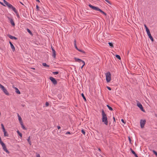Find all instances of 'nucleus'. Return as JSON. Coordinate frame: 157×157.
Segmentation results:
<instances>
[{"instance_id":"nucleus-1","label":"nucleus","mask_w":157,"mask_h":157,"mask_svg":"<svg viewBox=\"0 0 157 157\" xmlns=\"http://www.w3.org/2000/svg\"><path fill=\"white\" fill-rule=\"evenodd\" d=\"M101 112L102 116V122H104L106 125H107L108 124V121L107 120V115L105 113L103 109H102Z\"/></svg>"},{"instance_id":"nucleus-2","label":"nucleus","mask_w":157,"mask_h":157,"mask_svg":"<svg viewBox=\"0 0 157 157\" xmlns=\"http://www.w3.org/2000/svg\"><path fill=\"white\" fill-rule=\"evenodd\" d=\"M106 80L107 82H109L111 80V74L109 72H107L105 74Z\"/></svg>"},{"instance_id":"nucleus-3","label":"nucleus","mask_w":157,"mask_h":157,"mask_svg":"<svg viewBox=\"0 0 157 157\" xmlns=\"http://www.w3.org/2000/svg\"><path fill=\"white\" fill-rule=\"evenodd\" d=\"M0 88L3 91V92L7 95H9V94L5 87L0 83Z\"/></svg>"},{"instance_id":"nucleus-4","label":"nucleus","mask_w":157,"mask_h":157,"mask_svg":"<svg viewBox=\"0 0 157 157\" xmlns=\"http://www.w3.org/2000/svg\"><path fill=\"white\" fill-rule=\"evenodd\" d=\"M49 79L52 82V83L54 85H56L57 84V82L56 79L52 77H50L49 78Z\"/></svg>"},{"instance_id":"nucleus-5","label":"nucleus","mask_w":157,"mask_h":157,"mask_svg":"<svg viewBox=\"0 0 157 157\" xmlns=\"http://www.w3.org/2000/svg\"><path fill=\"white\" fill-rule=\"evenodd\" d=\"M146 122V121L145 120H141L140 121V125L141 128H143L144 127V125Z\"/></svg>"},{"instance_id":"nucleus-6","label":"nucleus","mask_w":157,"mask_h":157,"mask_svg":"<svg viewBox=\"0 0 157 157\" xmlns=\"http://www.w3.org/2000/svg\"><path fill=\"white\" fill-rule=\"evenodd\" d=\"M88 6L90 8H92V9L96 11H98L99 9L98 7L93 6L90 4H89Z\"/></svg>"},{"instance_id":"nucleus-7","label":"nucleus","mask_w":157,"mask_h":157,"mask_svg":"<svg viewBox=\"0 0 157 157\" xmlns=\"http://www.w3.org/2000/svg\"><path fill=\"white\" fill-rule=\"evenodd\" d=\"M74 59H75V62H77L79 63L80 62H82L83 64H84V62H85L82 60L79 59L78 58H77L76 57L74 58Z\"/></svg>"},{"instance_id":"nucleus-8","label":"nucleus","mask_w":157,"mask_h":157,"mask_svg":"<svg viewBox=\"0 0 157 157\" xmlns=\"http://www.w3.org/2000/svg\"><path fill=\"white\" fill-rule=\"evenodd\" d=\"M9 43L10 44L11 47L12 49V51L14 52L15 51V48L13 46V44H12V43L10 41H9Z\"/></svg>"},{"instance_id":"nucleus-9","label":"nucleus","mask_w":157,"mask_h":157,"mask_svg":"<svg viewBox=\"0 0 157 157\" xmlns=\"http://www.w3.org/2000/svg\"><path fill=\"white\" fill-rule=\"evenodd\" d=\"M137 105L141 109V110L142 111H144V110L143 109V106L140 103H137Z\"/></svg>"},{"instance_id":"nucleus-10","label":"nucleus","mask_w":157,"mask_h":157,"mask_svg":"<svg viewBox=\"0 0 157 157\" xmlns=\"http://www.w3.org/2000/svg\"><path fill=\"white\" fill-rule=\"evenodd\" d=\"M52 53H53L52 56L54 58H56V52L55 51V49H52Z\"/></svg>"},{"instance_id":"nucleus-11","label":"nucleus","mask_w":157,"mask_h":157,"mask_svg":"<svg viewBox=\"0 0 157 157\" xmlns=\"http://www.w3.org/2000/svg\"><path fill=\"white\" fill-rule=\"evenodd\" d=\"M8 36L10 39H14L15 40H17V37L13 36H11V35H9V34L8 35Z\"/></svg>"},{"instance_id":"nucleus-12","label":"nucleus","mask_w":157,"mask_h":157,"mask_svg":"<svg viewBox=\"0 0 157 157\" xmlns=\"http://www.w3.org/2000/svg\"><path fill=\"white\" fill-rule=\"evenodd\" d=\"M2 148H3V150L5 151H6L7 153L8 154L10 152L7 149L6 146L5 147H2Z\"/></svg>"},{"instance_id":"nucleus-13","label":"nucleus","mask_w":157,"mask_h":157,"mask_svg":"<svg viewBox=\"0 0 157 157\" xmlns=\"http://www.w3.org/2000/svg\"><path fill=\"white\" fill-rule=\"evenodd\" d=\"M130 150L132 152V153L135 155V157H138L137 155L133 150L131 148H130Z\"/></svg>"},{"instance_id":"nucleus-14","label":"nucleus","mask_w":157,"mask_h":157,"mask_svg":"<svg viewBox=\"0 0 157 157\" xmlns=\"http://www.w3.org/2000/svg\"><path fill=\"white\" fill-rule=\"evenodd\" d=\"M10 21L11 24L12 25V26H14L15 25V23L13 21V19L12 18L10 19Z\"/></svg>"},{"instance_id":"nucleus-15","label":"nucleus","mask_w":157,"mask_h":157,"mask_svg":"<svg viewBox=\"0 0 157 157\" xmlns=\"http://www.w3.org/2000/svg\"><path fill=\"white\" fill-rule=\"evenodd\" d=\"M98 11H100V12L103 13L105 16H106L107 15L106 13L104 11H103L102 10L100 9L99 8Z\"/></svg>"},{"instance_id":"nucleus-16","label":"nucleus","mask_w":157,"mask_h":157,"mask_svg":"<svg viewBox=\"0 0 157 157\" xmlns=\"http://www.w3.org/2000/svg\"><path fill=\"white\" fill-rule=\"evenodd\" d=\"M98 11H100V12L103 13L105 16H106L107 15L106 13L104 11H103L102 10L100 9L99 8Z\"/></svg>"},{"instance_id":"nucleus-17","label":"nucleus","mask_w":157,"mask_h":157,"mask_svg":"<svg viewBox=\"0 0 157 157\" xmlns=\"http://www.w3.org/2000/svg\"><path fill=\"white\" fill-rule=\"evenodd\" d=\"M98 11H100V12L103 13L105 16H106L107 15L106 13L104 11H103L102 10L100 9L99 8Z\"/></svg>"},{"instance_id":"nucleus-18","label":"nucleus","mask_w":157,"mask_h":157,"mask_svg":"<svg viewBox=\"0 0 157 157\" xmlns=\"http://www.w3.org/2000/svg\"><path fill=\"white\" fill-rule=\"evenodd\" d=\"M20 124L21 125V127L22 128H23V129L25 130H26L27 129L26 128H25V126H24L23 122H21V123Z\"/></svg>"},{"instance_id":"nucleus-19","label":"nucleus","mask_w":157,"mask_h":157,"mask_svg":"<svg viewBox=\"0 0 157 157\" xmlns=\"http://www.w3.org/2000/svg\"><path fill=\"white\" fill-rule=\"evenodd\" d=\"M148 35L149 36V38L151 39V41L152 42H153L154 40L152 37L151 36V34H150Z\"/></svg>"},{"instance_id":"nucleus-20","label":"nucleus","mask_w":157,"mask_h":157,"mask_svg":"<svg viewBox=\"0 0 157 157\" xmlns=\"http://www.w3.org/2000/svg\"><path fill=\"white\" fill-rule=\"evenodd\" d=\"M16 90V92L17 94H21V92L16 87L14 88Z\"/></svg>"},{"instance_id":"nucleus-21","label":"nucleus","mask_w":157,"mask_h":157,"mask_svg":"<svg viewBox=\"0 0 157 157\" xmlns=\"http://www.w3.org/2000/svg\"><path fill=\"white\" fill-rule=\"evenodd\" d=\"M18 120L19 121L20 123L21 122H23L22 121L21 118L18 114Z\"/></svg>"},{"instance_id":"nucleus-22","label":"nucleus","mask_w":157,"mask_h":157,"mask_svg":"<svg viewBox=\"0 0 157 157\" xmlns=\"http://www.w3.org/2000/svg\"><path fill=\"white\" fill-rule=\"evenodd\" d=\"M30 136H29L28 139H27V141L29 143V144L30 145H31V141H30Z\"/></svg>"},{"instance_id":"nucleus-23","label":"nucleus","mask_w":157,"mask_h":157,"mask_svg":"<svg viewBox=\"0 0 157 157\" xmlns=\"http://www.w3.org/2000/svg\"><path fill=\"white\" fill-rule=\"evenodd\" d=\"M81 96H82V97L83 98V99H84V101H86V98H85V97L84 95V94L83 93H82L81 94Z\"/></svg>"},{"instance_id":"nucleus-24","label":"nucleus","mask_w":157,"mask_h":157,"mask_svg":"<svg viewBox=\"0 0 157 157\" xmlns=\"http://www.w3.org/2000/svg\"><path fill=\"white\" fill-rule=\"evenodd\" d=\"M1 127H2V129L3 132H4V131H6V130H5V129L4 127V126L3 124H1Z\"/></svg>"},{"instance_id":"nucleus-25","label":"nucleus","mask_w":157,"mask_h":157,"mask_svg":"<svg viewBox=\"0 0 157 157\" xmlns=\"http://www.w3.org/2000/svg\"><path fill=\"white\" fill-rule=\"evenodd\" d=\"M4 132V136H8V134L7 133V132L6 131L3 132Z\"/></svg>"},{"instance_id":"nucleus-26","label":"nucleus","mask_w":157,"mask_h":157,"mask_svg":"<svg viewBox=\"0 0 157 157\" xmlns=\"http://www.w3.org/2000/svg\"><path fill=\"white\" fill-rule=\"evenodd\" d=\"M17 132L18 133V134L19 135V136L21 137V138L22 135V133L20 132L18 130L17 131Z\"/></svg>"},{"instance_id":"nucleus-27","label":"nucleus","mask_w":157,"mask_h":157,"mask_svg":"<svg viewBox=\"0 0 157 157\" xmlns=\"http://www.w3.org/2000/svg\"><path fill=\"white\" fill-rule=\"evenodd\" d=\"M27 32L31 35H33V33H32V32H31V31L29 29H28L27 28Z\"/></svg>"},{"instance_id":"nucleus-28","label":"nucleus","mask_w":157,"mask_h":157,"mask_svg":"<svg viewBox=\"0 0 157 157\" xmlns=\"http://www.w3.org/2000/svg\"><path fill=\"white\" fill-rule=\"evenodd\" d=\"M106 106L108 108L109 110L111 111H112L113 110V108L110 106L109 105H107Z\"/></svg>"},{"instance_id":"nucleus-29","label":"nucleus","mask_w":157,"mask_h":157,"mask_svg":"<svg viewBox=\"0 0 157 157\" xmlns=\"http://www.w3.org/2000/svg\"><path fill=\"white\" fill-rule=\"evenodd\" d=\"M42 65H43V66H44V67H49V65H47L45 63H42Z\"/></svg>"},{"instance_id":"nucleus-30","label":"nucleus","mask_w":157,"mask_h":157,"mask_svg":"<svg viewBox=\"0 0 157 157\" xmlns=\"http://www.w3.org/2000/svg\"><path fill=\"white\" fill-rule=\"evenodd\" d=\"M108 44L112 48L113 47V44L112 42H109Z\"/></svg>"},{"instance_id":"nucleus-31","label":"nucleus","mask_w":157,"mask_h":157,"mask_svg":"<svg viewBox=\"0 0 157 157\" xmlns=\"http://www.w3.org/2000/svg\"><path fill=\"white\" fill-rule=\"evenodd\" d=\"M146 30L148 35L151 34L150 31L148 29H146Z\"/></svg>"},{"instance_id":"nucleus-32","label":"nucleus","mask_w":157,"mask_h":157,"mask_svg":"<svg viewBox=\"0 0 157 157\" xmlns=\"http://www.w3.org/2000/svg\"><path fill=\"white\" fill-rule=\"evenodd\" d=\"M77 50H78V51H79V52H82V53H84V54H85V52H84V51L82 50H80V49H79L78 48V49H77Z\"/></svg>"},{"instance_id":"nucleus-33","label":"nucleus","mask_w":157,"mask_h":157,"mask_svg":"<svg viewBox=\"0 0 157 157\" xmlns=\"http://www.w3.org/2000/svg\"><path fill=\"white\" fill-rule=\"evenodd\" d=\"M116 57L119 60H120L121 59V58L120 56L118 55H116Z\"/></svg>"},{"instance_id":"nucleus-34","label":"nucleus","mask_w":157,"mask_h":157,"mask_svg":"<svg viewBox=\"0 0 157 157\" xmlns=\"http://www.w3.org/2000/svg\"><path fill=\"white\" fill-rule=\"evenodd\" d=\"M0 144L2 145V147L6 146V145L3 142L1 143H0Z\"/></svg>"},{"instance_id":"nucleus-35","label":"nucleus","mask_w":157,"mask_h":157,"mask_svg":"<svg viewBox=\"0 0 157 157\" xmlns=\"http://www.w3.org/2000/svg\"><path fill=\"white\" fill-rule=\"evenodd\" d=\"M52 73L54 75H57L59 73V72L58 71L53 72Z\"/></svg>"},{"instance_id":"nucleus-36","label":"nucleus","mask_w":157,"mask_h":157,"mask_svg":"<svg viewBox=\"0 0 157 157\" xmlns=\"http://www.w3.org/2000/svg\"><path fill=\"white\" fill-rule=\"evenodd\" d=\"M81 132L84 135H85V132L84 130L82 129L81 130Z\"/></svg>"},{"instance_id":"nucleus-37","label":"nucleus","mask_w":157,"mask_h":157,"mask_svg":"<svg viewBox=\"0 0 157 157\" xmlns=\"http://www.w3.org/2000/svg\"><path fill=\"white\" fill-rule=\"evenodd\" d=\"M105 0V1H106L107 2H108L110 5L111 4V3L109 1V0Z\"/></svg>"},{"instance_id":"nucleus-38","label":"nucleus","mask_w":157,"mask_h":157,"mask_svg":"<svg viewBox=\"0 0 157 157\" xmlns=\"http://www.w3.org/2000/svg\"><path fill=\"white\" fill-rule=\"evenodd\" d=\"M152 151L154 154H155V155H156V154H157V152L156 151H155V150H153Z\"/></svg>"},{"instance_id":"nucleus-39","label":"nucleus","mask_w":157,"mask_h":157,"mask_svg":"<svg viewBox=\"0 0 157 157\" xmlns=\"http://www.w3.org/2000/svg\"><path fill=\"white\" fill-rule=\"evenodd\" d=\"M13 6L11 4H10V5H9V6H8V7L9 8H10V9H11L12 8V7H13Z\"/></svg>"},{"instance_id":"nucleus-40","label":"nucleus","mask_w":157,"mask_h":157,"mask_svg":"<svg viewBox=\"0 0 157 157\" xmlns=\"http://www.w3.org/2000/svg\"><path fill=\"white\" fill-rule=\"evenodd\" d=\"M3 1L6 5H7L8 3V2L5 0H3Z\"/></svg>"},{"instance_id":"nucleus-41","label":"nucleus","mask_w":157,"mask_h":157,"mask_svg":"<svg viewBox=\"0 0 157 157\" xmlns=\"http://www.w3.org/2000/svg\"><path fill=\"white\" fill-rule=\"evenodd\" d=\"M11 9H12V10L14 11V12L16 11V10H17L13 6V7H12Z\"/></svg>"},{"instance_id":"nucleus-42","label":"nucleus","mask_w":157,"mask_h":157,"mask_svg":"<svg viewBox=\"0 0 157 157\" xmlns=\"http://www.w3.org/2000/svg\"><path fill=\"white\" fill-rule=\"evenodd\" d=\"M11 9H12V10L14 11V12L16 11V10H17L13 6V7H12Z\"/></svg>"},{"instance_id":"nucleus-43","label":"nucleus","mask_w":157,"mask_h":157,"mask_svg":"<svg viewBox=\"0 0 157 157\" xmlns=\"http://www.w3.org/2000/svg\"><path fill=\"white\" fill-rule=\"evenodd\" d=\"M75 47V48L77 50L78 49V48L76 44H74Z\"/></svg>"},{"instance_id":"nucleus-44","label":"nucleus","mask_w":157,"mask_h":157,"mask_svg":"<svg viewBox=\"0 0 157 157\" xmlns=\"http://www.w3.org/2000/svg\"><path fill=\"white\" fill-rule=\"evenodd\" d=\"M49 104V103L48 102H46L45 103V105L46 106H48Z\"/></svg>"},{"instance_id":"nucleus-45","label":"nucleus","mask_w":157,"mask_h":157,"mask_svg":"<svg viewBox=\"0 0 157 157\" xmlns=\"http://www.w3.org/2000/svg\"><path fill=\"white\" fill-rule=\"evenodd\" d=\"M128 140L130 143H131V140L130 137H128Z\"/></svg>"},{"instance_id":"nucleus-46","label":"nucleus","mask_w":157,"mask_h":157,"mask_svg":"<svg viewBox=\"0 0 157 157\" xmlns=\"http://www.w3.org/2000/svg\"><path fill=\"white\" fill-rule=\"evenodd\" d=\"M107 88L109 90H111V88L109 86H107Z\"/></svg>"},{"instance_id":"nucleus-47","label":"nucleus","mask_w":157,"mask_h":157,"mask_svg":"<svg viewBox=\"0 0 157 157\" xmlns=\"http://www.w3.org/2000/svg\"><path fill=\"white\" fill-rule=\"evenodd\" d=\"M67 134H71V133L70 132H67L66 133V134L67 135Z\"/></svg>"},{"instance_id":"nucleus-48","label":"nucleus","mask_w":157,"mask_h":157,"mask_svg":"<svg viewBox=\"0 0 157 157\" xmlns=\"http://www.w3.org/2000/svg\"><path fill=\"white\" fill-rule=\"evenodd\" d=\"M121 121L124 124H125V122H124V120L123 119H121Z\"/></svg>"},{"instance_id":"nucleus-49","label":"nucleus","mask_w":157,"mask_h":157,"mask_svg":"<svg viewBox=\"0 0 157 157\" xmlns=\"http://www.w3.org/2000/svg\"><path fill=\"white\" fill-rule=\"evenodd\" d=\"M16 15H17V17H18V18H20V16L18 14V13H17V14H16Z\"/></svg>"},{"instance_id":"nucleus-50","label":"nucleus","mask_w":157,"mask_h":157,"mask_svg":"<svg viewBox=\"0 0 157 157\" xmlns=\"http://www.w3.org/2000/svg\"><path fill=\"white\" fill-rule=\"evenodd\" d=\"M144 26L146 29V30L147 29H148L147 27V26L145 24L144 25Z\"/></svg>"},{"instance_id":"nucleus-51","label":"nucleus","mask_w":157,"mask_h":157,"mask_svg":"<svg viewBox=\"0 0 157 157\" xmlns=\"http://www.w3.org/2000/svg\"><path fill=\"white\" fill-rule=\"evenodd\" d=\"M36 9H37V10H39V6H38V5H36Z\"/></svg>"},{"instance_id":"nucleus-52","label":"nucleus","mask_w":157,"mask_h":157,"mask_svg":"<svg viewBox=\"0 0 157 157\" xmlns=\"http://www.w3.org/2000/svg\"><path fill=\"white\" fill-rule=\"evenodd\" d=\"M0 3L1 5H3V6H5V5L3 4V2H0Z\"/></svg>"},{"instance_id":"nucleus-53","label":"nucleus","mask_w":157,"mask_h":157,"mask_svg":"<svg viewBox=\"0 0 157 157\" xmlns=\"http://www.w3.org/2000/svg\"><path fill=\"white\" fill-rule=\"evenodd\" d=\"M85 62H84V64H83V65H82V66L81 67V68H83V67H84V66L85 65Z\"/></svg>"},{"instance_id":"nucleus-54","label":"nucleus","mask_w":157,"mask_h":157,"mask_svg":"<svg viewBox=\"0 0 157 157\" xmlns=\"http://www.w3.org/2000/svg\"><path fill=\"white\" fill-rule=\"evenodd\" d=\"M36 157H40V155L39 154H38L36 155Z\"/></svg>"},{"instance_id":"nucleus-55","label":"nucleus","mask_w":157,"mask_h":157,"mask_svg":"<svg viewBox=\"0 0 157 157\" xmlns=\"http://www.w3.org/2000/svg\"><path fill=\"white\" fill-rule=\"evenodd\" d=\"M57 128H58V129H60V128L61 127H60V126H57Z\"/></svg>"},{"instance_id":"nucleus-56","label":"nucleus","mask_w":157,"mask_h":157,"mask_svg":"<svg viewBox=\"0 0 157 157\" xmlns=\"http://www.w3.org/2000/svg\"><path fill=\"white\" fill-rule=\"evenodd\" d=\"M14 12L16 13V14H17L18 13L17 10H16V11H14Z\"/></svg>"},{"instance_id":"nucleus-57","label":"nucleus","mask_w":157,"mask_h":157,"mask_svg":"<svg viewBox=\"0 0 157 157\" xmlns=\"http://www.w3.org/2000/svg\"><path fill=\"white\" fill-rule=\"evenodd\" d=\"M74 44H76V40H75L74 41Z\"/></svg>"},{"instance_id":"nucleus-58","label":"nucleus","mask_w":157,"mask_h":157,"mask_svg":"<svg viewBox=\"0 0 157 157\" xmlns=\"http://www.w3.org/2000/svg\"><path fill=\"white\" fill-rule=\"evenodd\" d=\"M9 5H10V4L9 3H8L7 5H6L8 7Z\"/></svg>"},{"instance_id":"nucleus-59","label":"nucleus","mask_w":157,"mask_h":157,"mask_svg":"<svg viewBox=\"0 0 157 157\" xmlns=\"http://www.w3.org/2000/svg\"><path fill=\"white\" fill-rule=\"evenodd\" d=\"M113 120H114V121L115 122V117H113Z\"/></svg>"},{"instance_id":"nucleus-60","label":"nucleus","mask_w":157,"mask_h":157,"mask_svg":"<svg viewBox=\"0 0 157 157\" xmlns=\"http://www.w3.org/2000/svg\"><path fill=\"white\" fill-rule=\"evenodd\" d=\"M36 2H40L39 0H36Z\"/></svg>"},{"instance_id":"nucleus-61","label":"nucleus","mask_w":157,"mask_h":157,"mask_svg":"<svg viewBox=\"0 0 157 157\" xmlns=\"http://www.w3.org/2000/svg\"><path fill=\"white\" fill-rule=\"evenodd\" d=\"M98 150L100 151H101V149H100V148H98Z\"/></svg>"},{"instance_id":"nucleus-62","label":"nucleus","mask_w":157,"mask_h":157,"mask_svg":"<svg viewBox=\"0 0 157 157\" xmlns=\"http://www.w3.org/2000/svg\"><path fill=\"white\" fill-rule=\"evenodd\" d=\"M20 3H21V4H22V5H23V4L22 2H20Z\"/></svg>"},{"instance_id":"nucleus-63","label":"nucleus","mask_w":157,"mask_h":157,"mask_svg":"<svg viewBox=\"0 0 157 157\" xmlns=\"http://www.w3.org/2000/svg\"><path fill=\"white\" fill-rule=\"evenodd\" d=\"M51 48H52V49H54V48H52V46L51 47Z\"/></svg>"},{"instance_id":"nucleus-64","label":"nucleus","mask_w":157,"mask_h":157,"mask_svg":"<svg viewBox=\"0 0 157 157\" xmlns=\"http://www.w3.org/2000/svg\"><path fill=\"white\" fill-rule=\"evenodd\" d=\"M157 157V154H156V155H155Z\"/></svg>"}]
</instances>
